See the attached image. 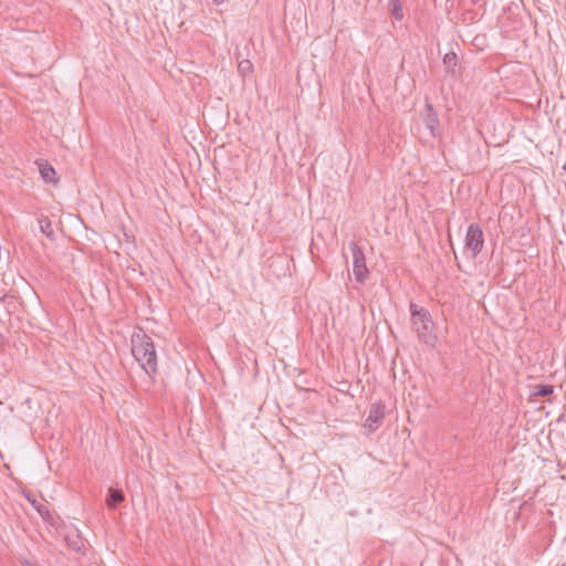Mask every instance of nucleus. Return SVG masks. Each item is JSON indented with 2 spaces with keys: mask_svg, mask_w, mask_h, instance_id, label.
Segmentation results:
<instances>
[{
  "mask_svg": "<svg viewBox=\"0 0 566 566\" xmlns=\"http://www.w3.org/2000/svg\"><path fill=\"white\" fill-rule=\"evenodd\" d=\"M132 354L143 370L153 378L158 370L157 355L153 339L145 333L132 337Z\"/></svg>",
  "mask_w": 566,
  "mask_h": 566,
  "instance_id": "f257e3e1",
  "label": "nucleus"
},
{
  "mask_svg": "<svg viewBox=\"0 0 566 566\" xmlns=\"http://www.w3.org/2000/svg\"><path fill=\"white\" fill-rule=\"evenodd\" d=\"M409 310L412 328L417 333L418 338L426 344L433 342L434 336L431 334L433 322L429 311L418 306L416 303H410Z\"/></svg>",
  "mask_w": 566,
  "mask_h": 566,
  "instance_id": "f03ea898",
  "label": "nucleus"
},
{
  "mask_svg": "<svg viewBox=\"0 0 566 566\" xmlns=\"http://www.w3.org/2000/svg\"><path fill=\"white\" fill-rule=\"evenodd\" d=\"M349 250L353 256V273L355 280L358 283H364L369 272L366 266V258L363 249L356 242H350Z\"/></svg>",
  "mask_w": 566,
  "mask_h": 566,
  "instance_id": "7ed1b4c3",
  "label": "nucleus"
},
{
  "mask_svg": "<svg viewBox=\"0 0 566 566\" xmlns=\"http://www.w3.org/2000/svg\"><path fill=\"white\" fill-rule=\"evenodd\" d=\"M484 239L483 232L479 224L471 223L468 227L465 234V248L472 252V256L475 258L483 248Z\"/></svg>",
  "mask_w": 566,
  "mask_h": 566,
  "instance_id": "20e7f679",
  "label": "nucleus"
},
{
  "mask_svg": "<svg viewBox=\"0 0 566 566\" xmlns=\"http://www.w3.org/2000/svg\"><path fill=\"white\" fill-rule=\"evenodd\" d=\"M384 418L385 405L381 401H376L369 408L368 416L364 422V428L367 429L368 432H374L380 427Z\"/></svg>",
  "mask_w": 566,
  "mask_h": 566,
  "instance_id": "39448f33",
  "label": "nucleus"
},
{
  "mask_svg": "<svg viewBox=\"0 0 566 566\" xmlns=\"http://www.w3.org/2000/svg\"><path fill=\"white\" fill-rule=\"evenodd\" d=\"M421 118L432 137L440 136V120L438 113L430 103H426L424 109L421 112Z\"/></svg>",
  "mask_w": 566,
  "mask_h": 566,
  "instance_id": "423d86ee",
  "label": "nucleus"
},
{
  "mask_svg": "<svg viewBox=\"0 0 566 566\" xmlns=\"http://www.w3.org/2000/svg\"><path fill=\"white\" fill-rule=\"evenodd\" d=\"M15 310V297L4 293L0 295V323L9 321Z\"/></svg>",
  "mask_w": 566,
  "mask_h": 566,
  "instance_id": "0eeeda50",
  "label": "nucleus"
},
{
  "mask_svg": "<svg viewBox=\"0 0 566 566\" xmlns=\"http://www.w3.org/2000/svg\"><path fill=\"white\" fill-rule=\"evenodd\" d=\"M443 66L448 73L453 76L460 75V67L458 66V55L454 52L444 54L442 60Z\"/></svg>",
  "mask_w": 566,
  "mask_h": 566,
  "instance_id": "6e6552de",
  "label": "nucleus"
},
{
  "mask_svg": "<svg viewBox=\"0 0 566 566\" xmlns=\"http://www.w3.org/2000/svg\"><path fill=\"white\" fill-rule=\"evenodd\" d=\"M125 500V494L120 489L109 488L106 495V505L109 509H116Z\"/></svg>",
  "mask_w": 566,
  "mask_h": 566,
  "instance_id": "1a4fd4ad",
  "label": "nucleus"
},
{
  "mask_svg": "<svg viewBox=\"0 0 566 566\" xmlns=\"http://www.w3.org/2000/svg\"><path fill=\"white\" fill-rule=\"evenodd\" d=\"M39 169H40V174H41V177L42 179L46 182V184H54L56 182V171L54 170V168L49 165L48 163H40L39 164Z\"/></svg>",
  "mask_w": 566,
  "mask_h": 566,
  "instance_id": "9d476101",
  "label": "nucleus"
},
{
  "mask_svg": "<svg viewBox=\"0 0 566 566\" xmlns=\"http://www.w3.org/2000/svg\"><path fill=\"white\" fill-rule=\"evenodd\" d=\"M39 223H40V231L48 239L54 240L55 239L54 230H53L52 222L50 221V219L48 217H42L39 219Z\"/></svg>",
  "mask_w": 566,
  "mask_h": 566,
  "instance_id": "9b49d317",
  "label": "nucleus"
},
{
  "mask_svg": "<svg viewBox=\"0 0 566 566\" xmlns=\"http://www.w3.org/2000/svg\"><path fill=\"white\" fill-rule=\"evenodd\" d=\"M554 386L548 384H539L534 387L533 396L548 397L553 395Z\"/></svg>",
  "mask_w": 566,
  "mask_h": 566,
  "instance_id": "f8f14e48",
  "label": "nucleus"
},
{
  "mask_svg": "<svg viewBox=\"0 0 566 566\" xmlns=\"http://www.w3.org/2000/svg\"><path fill=\"white\" fill-rule=\"evenodd\" d=\"M389 7H390V13H391L392 18L397 21L402 20L403 12H402V7H401L400 1L399 0H390Z\"/></svg>",
  "mask_w": 566,
  "mask_h": 566,
  "instance_id": "ddd939ff",
  "label": "nucleus"
},
{
  "mask_svg": "<svg viewBox=\"0 0 566 566\" xmlns=\"http://www.w3.org/2000/svg\"><path fill=\"white\" fill-rule=\"evenodd\" d=\"M252 67L253 65L249 60H242L238 64V70L242 75H247L248 73H250L252 71Z\"/></svg>",
  "mask_w": 566,
  "mask_h": 566,
  "instance_id": "4468645a",
  "label": "nucleus"
},
{
  "mask_svg": "<svg viewBox=\"0 0 566 566\" xmlns=\"http://www.w3.org/2000/svg\"><path fill=\"white\" fill-rule=\"evenodd\" d=\"M35 510L39 512V514L43 518H46L48 516H50V512H49L48 507L43 504H39L38 506H35Z\"/></svg>",
  "mask_w": 566,
  "mask_h": 566,
  "instance_id": "2eb2a0df",
  "label": "nucleus"
},
{
  "mask_svg": "<svg viewBox=\"0 0 566 566\" xmlns=\"http://www.w3.org/2000/svg\"><path fill=\"white\" fill-rule=\"evenodd\" d=\"M25 497L27 500L31 503V505L35 509V506H38L40 503H38V501L35 500V497L33 495H31L30 493L25 494Z\"/></svg>",
  "mask_w": 566,
  "mask_h": 566,
  "instance_id": "dca6fc26",
  "label": "nucleus"
},
{
  "mask_svg": "<svg viewBox=\"0 0 566 566\" xmlns=\"http://www.w3.org/2000/svg\"><path fill=\"white\" fill-rule=\"evenodd\" d=\"M4 345V336L0 333V349L3 347Z\"/></svg>",
  "mask_w": 566,
  "mask_h": 566,
  "instance_id": "f3484780",
  "label": "nucleus"
},
{
  "mask_svg": "<svg viewBox=\"0 0 566 566\" xmlns=\"http://www.w3.org/2000/svg\"><path fill=\"white\" fill-rule=\"evenodd\" d=\"M216 4H221L224 2V0H212Z\"/></svg>",
  "mask_w": 566,
  "mask_h": 566,
  "instance_id": "a211bd4d",
  "label": "nucleus"
},
{
  "mask_svg": "<svg viewBox=\"0 0 566 566\" xmlns=\"http://www.w3.org/2000/svg\"><path fill=\"white\" fill-rule=\"evenodd\" d=\"M72 547H73V549H75V551H80V547H77V544H74V546H72Z\"/></svg>",
  "mask_w": 566,
  "mask_h": 566,
  "instance_id": "6ab92c4d",
  "label": "nucleus"
},
{
  "mask_svg": "<svg viewBox=\"0 0 566 566\" xmlns=\"http://www.w3.org/2000/svg\"><path fill=\"white\" fill-rule=\"evenodd\" d=\"M72 547H73V549H75V551H80V547H77V544H74V546H72Z\"/></svg>",
  "mask_w": 566,
  "mask_h": 566,
  "instance_id": "aec40b11",
  "label": "nucleus"
}]
</instances>
